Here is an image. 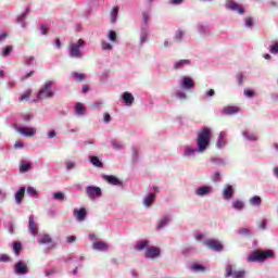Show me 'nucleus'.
Instances as JSON below:
<instances>
[{"label":"nucleus","instance_id":"nucleus-64","mask_svg":"<svg viewBox=\"0 0 278 278\" xmlns=\"http://www.w3.org/2000/svg\"><path fill=\"white\" fill-rule=\"evenodd\" d=\"M55 130H51L50 132H48V138H55Z\"/></svg>","mask_w":278,"mask_h":278},{"label":"nucleus","instance_id":"nucleus-47","mask_svg":"<svg viewBox=\"0 0 278 278\" xmlns=\"http://www.w3.org/2000/svg\"><path fill=\"white\" fill-rule=\"evenodd\" d=\"M244 94H245V97H248L249 99H251V98L255 97V91L245 89V90H244Z\"/></svg>","mask_w":278,"mask_h":278},{"label":"nucleus","instance_id":"nucleus-8","mask_svg":"<svg viewBox=\"0 0 278 278\" xmlns=\"http://www.w3.org/2000/svg\"><path fill=\"white\" fill-rule=\"evenodd\" d=\"M18 134L25 136L26 138H34L36 136V128L31 127H15Z\"/></svg>","mask_w":278,"mask_h":278},{"label":"nucleus","instance_id":"nucleus-14","mask_svg":"<svg viewBox=\"0 0 278 278\" xmlns=\"http://www.w3.org/2000/svg\"><path fill=\"white\" fill-rule=\"evenodd\" d=\"M211 192H212V187L210 186H202L195 190V194L198 197H205V194H210Z\"/></svg>","mask_w":278,"mask_h":278},{"label":"nucleus","instance_id":"nucleus-44","mask_svg":"<svg viewBox=\"0 0 278 278\" xmlns=\"http://www.w3.org/2000/svg\"><path fill=\"white\" fill-rule=\"evenodd\" d=\"M53 199L55 200V201H64V194L62 193V192H55V193H53Z\"/></svg>","mask_w":278,"mask_h":278},{"label":"nucleus","instance_id":"nucleus-55","mask_svg":"<svg viewBox=\"0 0 278 278\" xmlns=\"http://www.w3.org/2000/svg\"><path fill=\"white\" fill-rule=\"evenodd\" d=\"M270 53H278V42L271 46Z\"/></svg>","mask_w":278,"mask_h":278},{"label":"nucleus","instance_id":"nucleus-2","mask_svg":"<svg viewBox=\"0 0 278 278\" xmlns=\"http://www.w3.org/2000/svg\"><path fill=\"white\" fill-rule=\"evenodd\" d=\"M270 257H275V252H273V250H255L249 254L248 262H266V260H269Z\"/></svg>","mask_w":278,"mask_h":278},{"label":"nucleus","instance_id":"nucleus-16","mask_svg":"<svg viewBox=\"0 0 278 278\" xmlns=\"http://www.w3.org/2000/svg\"><path fill=\"white\" fill-rule=\"evenodd\" d=\"M122 99L126 105H134V101H136V99L134 98V94L129 92H124L122 96Z\"/></svg>","mask_w":278,"mask_h":278},{"label":"nucleus","instance_id":"nucleus-33","mask_svg":"<svg viewBox=\"0 0 278 278\" xmlns=\"http://www.w3.org/2000/svg\"><path fill=\"white\" fill-rule=\"evenodd\" d=\"M232 207L233 210H244V202H242L241 200H236L235 202H232Z\"/></svg>","mask_w":278,"mask_h":278},{"label":"nucleus","instance_id":"nucleus-53","mask_svg":"<svg viewBox=\"0 0 278 278\" xmlns=\"http://www.w3.org/2000/svg\"><path fill=\"white\" fill-rule=\"evenodd\" d=\"M213 181L216 184L218 181H220V173L216 172L213 176Z\"/></svg>","mask_w":278,"mask_h":278},{"label":"nucleus","instance_id":"nucleus-61","mask_svg":"<svg viewBox=\"0 0 278 278\" xmlns=\"http://www.w3.org/2000/svg\"><path fill=\"white\" fill-rule=\"evenodd\" d=\"M74 167H75V163H73V162H67L66 163L67 170H71V168H74Z\"/></svg>","mask_w":278,"mask_h":278},{"label":"nucleus","instance_id":"nucleus-42","mask_svg":"<svg viewBox=\"0 0 278 278\" xmlns=\"http://www.w3.org/2000/svg\"><path fill=\"white\" fill-rule=\"evenodd\" d=\"M101 45H102L103 51H112L113 49L112 45L108 41H102Z\"/></svg>","mask_w":278,"mask_h":278},{"label":"nucleus","instance_id":"nucleus-39","mask_svg":"<svg viewBox=\"0 0 278 278\" xmlns=\"http://www.w3.org/2000/svg\"><path fill=\"white\" fill-rule=\"evenodd\" d=\"M117 16H118V7H114L111 12L112 23H116Z\"/></svg>","mask_w":278,"mask_h":278},{"label":"nucleus","instance_id":"nucleus-7","mask_svg":"<svg viewBox=\"0 0 278 278\" xmlns=\"http://www.w3.org/2000/svg\"><path fill=\"white\" fill-rule=\"evenodd\" d=\"M247 275V271L244 270H239V271H233V268L231 265L226 266V278L232 277V278H244Z\"/></svg>","mask_w":278,"mask_h":278},{"label":"nucleus","instance_id":"nucleus-13","mask_svg":"<svg viewBox=\"0 0 278 278\" xmlns=\"http://www.w3.org/2000/svg\"><path fill=\"white\" fill-rule=\"evenodd\" d=\"M28 230L30 231V233H33V236H36V233H38V225H36V220L34 219V215L29 216Z\"/></svg>","mask_w":278,"mask_h":278},{"label":"nucleus","instance_id":"nucleus-23","mask_svg":"<svg viewBox=\"0 0 278 278\" xmlns=\"http://www.w3.org/2000/svg\"><path fill=\"white\" fill-rule=\"evenodd\" d=\"M223 194H224V199H225L226 201H229V199H231V197H233V187L228 186V187L224 190Z\"/></svg>","mask_w":278,"mask_h":278},{"label":"nucleus","instance_id":"nucleus-17","mask_svg":"<svg viewBox=\"0 0 278 278\" xmlns=\"http://www.w3.org/2000/svg\"><path fill=\"white\" fill-rule=\"evenodd\" d=\"M23 199H25V187L20 188V190L15 193V201L17 205L23 203Z\"/></svg>","mask_w":278,"mask_h":278},{"label":"nucleus","instance_id":"nucleus-50","mask_svg":"<svg viewBox=\"0 0 278 278\" xmlns=\"http://www.w3.org/2000/svg\"><path fill=\"white\" fill-rule=\"evenodd\" d=\"M66 242H67L68 244H73V242H77V237H75V236H68V237L66 238Z\"/></svg>","mask_w":278,"mask_h":278},{"label":"nucleus","instance_id":"nucleus-3","mask_svg":"<svg viewBox=\"0 0 278 278\" xmlns=\"http://www.w3.org/2000/svg\"><path fill=\"white\" fill-rule=\"evenodd\" d=\"M86 47V41L84 39H79L76 43L70 42V58H76V60H81L84 58V53L80 49Z\"/></svg>","mask_w":278,"mask_h":278},{"label":"nucleus","instance_id":"nucleus-43","mask_svg":"<svg viewBox=\"0 0 278 278\" xmlns=\"http://www.w3.org/2000/svg\"><path fill=\"white\" fill-rule=\"evenodd\" d=\"M40 33L42 36H47V34H49V26H47V24H41L40 25Z\"/></svg>","mask_w":278,"mask_h":278},{"label":"nucleus","instance_id":"nucleus-27","mask_svg":"<svg viewBox=\"0 0 278 278\" xmlns=\"http://www.w3.org/2000/svg\"><path fill=\"white\" fill-rule=\"evenodd\" d=\"M90 162L97 168H103V163L99 160V156H90Z\"/></svg>","mask_w":278,"mask_h":278},{"label":"nucleus","instance_id":"nucleus-54","mask_svg":"<svg viewBox=\"0 0 278 278\" xmlns=\"http://www.w3.org/2000/svg\"><path fill=\"white\" fill-rule=\"evenodd\" d=\"M0 262H10V256L8 254H1Z\"/></svg>","mask_w":278,"mask_h":278},{"label":"nucleus","instance_id":"nucleus-29","mask_svg":"<svg viewBox=\"0 0 278 278\" xmlns=\"http://www.w3.org/2000/svg\"><path fill=\"white\" fill-rule=\"evenodd\" d=\"M29 97H31V89H27L26 91H24V93L18 99L20 103H23L24 101H29Z\"/></svg>","mask_w":278,"mask_h":278},{"label":"nucleus","instance_id":"nucleus-36","mask_svg":"<svg viewBox=\"0 0 278 278\" xmlns=\"http://www.w3.org/2000/svg\"><path fill=\"white\" fill-rule=\"evenodd\" d=\"M31 168V163H22L20 165V172L27 173Z\"/></svg>","mask_w":278,"mask_h":278},{"label":"nucleus","instance_id":"nucleus-21","mask_svg":"<svg viewBox=\"0 0 278 278\" xmlns=\"http://www.w3.org/2000/svg\"><path fill=\"white\" fill-rule=\"evenodd\" d=\"M153 201H155V193H150L144 199L143 205H146V207H151V205L153 204Z\"/></svg>","mask_w":278,"mask_h":278},{"label":"nucleus","instance_id":"nucleus-24","mask_svg":"<svg viewBox=\"0 0 278 278\" xmlns=\"http://www.w3.org/2000/svg\"><path fill=\"white\" fill-rule=\"evenodd\" d=\"M249 203L254 207H260L262 205V198L258 195H254L249 200Z\"/></svg>","mask_w":278,"mask_h":278},{"label":"nucleus","instance_id":"nucleus-9","mask_svg":"<svg viewBox=\"0 0 278 278\" xmlns=\"http://www.w3.org/2000/svg\"><path fill=\"white\" fill-rule=\"evenodd\" d=\"M160 253H162V251L157 247H149L146 249V257L148 260H155V257H160Z\"/></svg>","mask_w":278,"mask_h":278},{"label":"nucleus","instance_id":"nucleus-18","mask_svg":"<svg viewBox=\"0 0 278 278\" xmlns=\"http://www.w3.org/2000/svg\"><path fill=\"white\" fill-rule=\"evenodd\" d=\"M223 112L227 116H231L233 114H238V112H240V108H238V106H226V108H224Z\"/></svg>","mask_w":278,"mask_h":278},{"label":"nucleus","instance_id":"nucleus-49","mask_svg":"<svg viewBox=\"0 0 278 278\" xmlns=\"http://www.w3.org/2000/svg\"><path fill=\"white\" fill-rule=\"evenodd\" d=\"M148 38H149V35L147 33H142L141 37H140L141 45H144V42H147Z\"/></svg>","mask_w":278,"mask_h":278},{"label":"nucleus","instance_id":"nucleus-4","mask_svg":"<svg viewBox=\"0 0 278 278\" xmlns=\"http://www.w3.org/2000/svg\"><path fill=\"white\" fill-rule=\"evenodd\" d=\"M52 86H53V81H51V80L46 81V84L41 87V89L37 93V99L42 101L45 99L53 98L54 93H53V90H51Z\"/></svg>","mask_w":278,"mask_h":278},{"label":"nucleus","instance_id":"nucleus-31","mask_svg":"<svg viewBox=\"0 0 278 278\" xmlns=\"http://www.w3.org/2000/svg\"><path fill=\"white\" fill-rule=\"evenodd\" d=\"M21 251H23V244L21 242L13 243V253L15 255H21Z\"/></svg>","mask_w":278,"mask_h":278},{"label":"nucleus","instance_id":"nucleus-41","mask_svg":"<svg viewBox=\"0 0 278 278\" xmlns=\"http://www.w3.org/2000/svg\"><path fill=\"white\" fill-rule=\"evenodd\" d=\"M243 136H244V138H247L248 140H253V141L257 140V137L255 136V134H251V132H249V131H244V132H243Z\"/></svg>","mask_w":278,"mask_h":278},{"label":"nucleus","instance_id":"nucleus-63","mask_svg":"<svg viewBox=\"0 0 278 278\" xmlns=\"http://www.w3.org/2000/svg\"><path fill=\"white\" fill-rule=\"evenodd\" d=\"M184 0H170L172 5H180Z\"/></svg>","mask_w":278,"mask_h":278},{"label":"nucleus","instance_id":"nucleus-20","mask_svg":"<svg viewBox=\"0 0 278 278\" xmlns=\"http://www.w3.org/2000/svg\"><path fill=\"white\" fill-rule=\"evenodd\" d=\"M86 208H80V210H75L74 211V216L77 218V220H86Z\"/></svg>","mask_w":278,"mask_h":278},{"label":"nucleus","instance_id":"nucleus-59","mask_svg":"<svg viewBox=\"0 0 278 278\" xmlns=\"http://www.w3.org/2000/svg\"><path fill=\"white\" fill-rule=\"evenodd\" d=\"M110 121H112L110 113L104 114V123H110Z\"/></svg>","mask_w":278,"mask_h":278},{"label":"nucleus","instance_id":"nucleus-56","mask_svg":"<svg viewBox=\"0 0 278 278\" xmlns=\"http://www.w3.org/2000/svg\"><path fill=\"white\" fill-rule=\"evenodd\" d=\"M176 97H178L180 100H184V99H186V93L184 91H178L176 93Z\"/></svg>","mask_w":278,"mask_h":278},{"label":"nucleus","instance_id":"nucleus-5","mask_svg":"<svg viewBox=\"0 0 278 278\" xmlns=\"http://www.w3.org/2000/svg\"><path fill=\"white\" fill-rule=\"evenodd\" d=\"M203 244L211 251H216V252L223 251V243H220V241L216 239H207L203 241Z\"/></svg>","mask_w":278,"mask_h":278},{"label":"nucleus","instance_id":"nucleus-51","mask_svg":"<svg viewBox=\"0 0 278 278\" xmlns=\"http://www.w3.org/2000/svg\"><path fill=\"white\" fill-rule=\"evenodd\" d=\"M112 146L114 147V149H123V144H121L115 139H112Z\"/></svg>","mask_w":278,"mask_h":278},{"label":"nucleus","instance_id":"nucleus-48","mask_svg":"<svg viewBox=\"0 0 278 278\" xmlns=\"http://www.w3.org/2000/svg\"><path fill=\"white\" fill-rule=\"evenodd\" d=\"M35 73H36L35 71H30L29 73H27L24 76H22L21 80L25 81V79H29V77L34 76Z\"/></svg>","mask_w":278,"mask_h":278},{"label":"nucleus","instance_id":"nucleus-38","mask_svg":"<svg viewBox=\"0 0 278 278\" xmlns=\"http://www.w3.org/2000/svg\"><path fill=\"white\" fill-rule=\"evenodd\" d=\"M13 49L14 48L12 46H7L2 51V56L8 58V55L12 53Z\"/></svg>","mask_w":278,"mask_h":278},{"label":"nucleus","instance_id":"nucleus-25","mask_svg":"<svg viewBox=\"0 0 278 278\" xmlns=\"http://www.w3.org/2000/svg\"><path fill=\"white\" fill-rule=\"evenodd\" d=\"M53 242V239L50 235H42L39 239V244H51Z\"/></svg>","mask_w":278,"mask_h":278},{"label":"nucleus","instance_id":"nucleus-10","mask_svg":"<svg viewBox=\"0 0 278 278\" xmlns=\"http://www.w3.org/2000/svg\"><path fill=\"white\" fill-rule=\"evenodd\" d=\"M226 8L227 10H232V12H238V14H243L244 13V8L238 5V3L233 0H229L226 2Z\"/></svg>","mask_w":278,"mask_h":278},{"label":"nucleus","instance_id":"nucleus-35","mask_svg":"<svg viewBox=\"0 0 278 278\" xmlns=\"http://www.w3.org/2000/svg\"><path fill=\"white\" fill-rule=\"evenodd\" d=\"M76 114H79L80 116H83V114H86V106H84V104H81V103H77L76 104Z\"/></svg>","mask_w":278,"mask_h":278},{"label":"nucleus","instance_id":"nucleus-28","mask_svg":"<svg viewBox=\"0 0 278 278\" xmlns=\"http://www.w3.org/2000/svg\"><path fill=\"white\" fill-rule=\"evenodd\" d=\"M190 64V60H180L174 64V68L179 70L184 68V66H188Z\"/></svg>","mask_w":278,"mask_h":278},{"label":"nucleus","instance_id":"nucleus-1","mask_svg":"<svg viewBox=\"0 0 278 278\" xmlns=\"http://www.w3.org/2000/svg\"><path fill=\"white\" fill-rule=\"evenodd\" d=\"M212 140V130L210 128H202L198 132V139H197V144H198V151L200 153H203L207 147H210V142Z\"/></svg>","mask_w":278,"mask_h":278},{"label":"nucleus","instance_id":"nucleus-6","mask_svg":"<svg viewBox=\"0 0 278 278\" xmlns=\"http://www.w3.org/2000/svg\"><path fill=\"white\" fill-rule=\"evenodd\" d=\"M86 194L89 197V199H91V201H94L97 199V197H101V194H103V192L101 191V189L99 187H94V186H88L86 187Z\"/></svg>","mask_w":278,"mask_h":278},{"label":"nucleus","instance_id":"nucleus-46","mask_svg":"<svg viewBox=\"0 0 278 278\" xmlns=\"http://www.w3.org/2000/svg\"><path fill=\"white\" fill-rule=\"evenodd\" d=\"M34 60H36L34 56H28V58L25 60L26 66H34Z\"/></svg>","mask_w":278,"mask_h":278},{"label":"nucleus","instance_id":"nucleus-45","mask_svg":"<svg viewBox=\"0 0 278 278\" xmlns=\"http://www.w3.org/2000/svg\"><path fill=\"white\" fill-rule=\"evenodd\" d=\"M116 38H117L116 31L110 30L109 31V40H111V42H116Z\"/></svg>","mask_w":278,"mask_h":278},{"label":"nucleus","instance_id":"nucleus-32","mask_svg":"<svg viewBox=\"0 0 278 278\" xmlns=\"http://www.w3.org/2000/svg\"><path fill=\"white\" fill-rule=\"evenodd\" d=\"M169 220H170V217L165 216L164 218L161 219V222L156 226V229L157 230L163 229V227H166V225H168Z\"/></svg>","mask_w":278,"mask_h":278},{"label":"nucleus","instance_id":"nucleus-11","mask_svg":"<svg viewBox=\"0 0 278 278\" xmlns=\"http://www.w3.org/2000/svg\"><path fill=\"white\" fill-rule=\"evenodd\" d=\"M104 181H108L111 186H123V181L114 175H103Z\"/></svg>","mask_w":278,"mask_h":278},{"label":"nucleus","instance_id":"nucleus-52","mask_svg":"<svg viewBox=\"0 0 278 278\" xmlns=\"http://www.w3.org/2000/svg\"><path fill=\"white\" fill-rule=\"evenodd\" d=\"M245 26L253 27V17H245Z\"/></svg>","mask_w":278,"mask_h":278},{"label":"nucleus","instance_id":"nucleus-12","mask_svg":"<svg viewBox=\"0 0 278 278\" xmlns=\"http://www.w3.org/2000/svg\"><path fill=\"white\" fill-rule=\"evenodd\" d=\"M15 273L17 275H27L28 270H27V264H25L24 262H17L15 264Z\"/></svg>","mask_w":278,"mask_h":278},{"label":"nucleus","instance_id":"nucleus-15","mask_svg":"<svg viewBox=\"0 0 278 278\" xmlns=\"http://www.w3.org/2000/svg\"><path fill=\"white\" fill-rule=\"evenodd\" d=\"M92 249L94 251H108L110 247L105 243V241H97L92 244Z\"/></svg>","mask_w":278,"mask_h":278},{"label":"nucleus","instance_id":"nucleus-40","mask_svg":"<svg viewBox=\"0 0 278 278\" xmlns=\"http://www.w3.org/2000/svg\"><path fill=\"white\" fill-rule=\"evenodd\" d=\"M17 23H20L21 27H23V29H25V27H27V24L25 23V13H23L22 15H20L17 17Z\"/></svg>","mask_w":278,"mask_h":278},{"label":"nucleus","instance_id":"nucleus-57","mask_svg":"<svg viewBox=\"0 0 278 278\" xmlns=\"http://www.w3.org/2000/svg\"><path fill=\"white\" fill-rule=\"evenodd\" d=\"M142 16H143L144 25H147V23H149V14L147 12H143Z\"/></svg>","mask_w":278,"mask_h":278},{"label":"nucleus","instance_id":"nucleus-30","mask_svg":"<svg viewBox=\"0 0 278 278\" xmlns=\"http://www.w3.org/2000/svg\"><path fill=\"white\" fill-rule=\"evenodd\" d=\"M191 270H194V273H205V266L194 263L191 265Z\"/></svg>","mask_w":278,"mask_h":278},{"label":"nucleus","instance_id":"nucleus-22","mask_svg":"<svg viewBox=\"0 0 278 278\" xmlns=\"http://www.w3.org/2000/svg\"><path fill=\"white\" fill-rule=\"evenodd\" d=\"M182 86L187 90H190V88H194V80H192V78L190 77H185L182 81Z\"/></svg>","mask_w":278,"mask_h":278},{"label":"nucleus","instance_id":"nucleus-58","mask_svg":"<svg viewBox=\"0 0 278 278\" xmlns=\"http://www.w3.org/2000/svg\"><path fill=\"white\" fill-rule=\"evenodd\" d=\"M24 144L22 141H16L14 144V149H23Z\"/></svg>","mask_w":278,"mask_h":278},{"label":"nucleus","instance_id":"nucleus-19","mask_svg":"<svg viewBox=\"0 0 278 278\" xmlns=\"http://www.w3.org/2000/svg\"><path fill=\"white\" fill-rule=\"evenodd\" d=\"M225 138H227V132H225V131L219 132V137L217 140L218 149H223V147H225V144H227V140Z\"/></svg>","mask_w":278,"mask_h":278},{"label":"nucleus","instance_id":"nucleus-62","mask_svg":"<svg viewBox=\"0 0 278 278\" xmlns=\"http://www.w3.org/2000/svg\"><path fill=\"white\" fill-rule=\"evenodd\" d=\"M181 38H184V31L179 30V31L176 34V39H177V40H181Z\"/></svg>","mask_w":278,"mask_h":278},{"label":"nucleus","instance_id":"nucleus-37","mask_svg":"<svg viewBox=\"0 0 278 278\" xmlns=\"http://www.w3.org/2000/svg\"><path fill=\"white\" fill-rule=\"evenodd\" d=\"M26 192L27 194H29L30 197H35L36 199L38 197V190H36V188L34 187H28Z\"/></svg>","mask_w":278,"mask_h":278},{"label":"nucleus","instance_id":"nucleus-26","mask_svg":"<svg viewBox=\"0 0 278 278\" xmlns=\"http://www.w3.org/2000/svg\"><path fill=\"white\" fill-rule=\"evenodd\" d=\"M72 77L74 78V81L81 83L86 79V74L73 72Z\"/></svg>","mask_w":278,"mask_h":278},{"label":"nucleus","instance_id":"nucleus-34","mask_svg":"<svg viewBox=\"0 0 278 278\" xmlns=\"http://www.w3.org/2000/svg\"><path fill=\"white\" fill-rule=\"evenodd\" d=\"M149 247V241H140L136 244V250L137 251H144Z\"/></svg>","mask_w":278,"mask_h":278},{"label":"nucleus","instance_id":"nucleus-60","mask_svg":"<svg viewBox=\"0 0 278 278\" xmlns=\"http://www.w3.org/2000/svg\"><path fill=\"white\" fill-rule=\"evenodd\" d=\"M266 224H267L266 219H263L258 225L260 229H266Z\"/></svg>","mask_w":278,"mask_h":278}]
</instances>
